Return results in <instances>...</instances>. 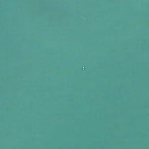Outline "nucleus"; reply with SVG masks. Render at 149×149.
I'll list each match as a JSON object with an SVG mask.
<instances>
[{
	"instance_id": "4",
	"label": "nucleus",
	"mask_w": 149,
	"mask_h": 149,
	"mask_svg": "<svg viewBox=\"0 0 149 149\" xmlns=\"http://www.w3.org/2000/svg\"><path fill=\"white\" fill-rule=\"evenodd\" d=\"M78 19H79L80 18H79Z\"/></svg>"
},
{
	"instance_id": "1",
	"label": "nucleus",
	"mask_w": 149,
	"mask_h": 149,
	"mask_svg": "<svg viewBox=\"0 0 149 149\" xmlns=\"http://www.w3.org/2000/svg\"><path fill=\"white\" fill-rule=\"evenodd\" d=\"M12 19H13L14 18H13Z\"/></svg>"
},
{
	"instance_id": "3",
	"label": "nucleus",
	"mask_w": 149,
	"mask_h": 149,
	"mask_svg": "<svg viewBox=\"0 0 149 149\" xmlns=\"http://www.w3.org/2000/svg\"><path fill=\"white\" fill-rule=\"evenodd\" d=\"M50 19H51L52 18H50Z\"/></svg>"
},
{
	"instance_id": "2",
	"label": "nucleus",
	"mask_w": 149,
	"mask_h": 149,
	"mask_svg": "<svg viewBox=\"0 0 149 149\" xmlns=\"http://www.w3.org/2000/svg\"><path fill=\"white\" fill-rule=\"evenodd\" d=\"M32 19H33V18H32Z\"/></svg>"
}]
</instances>
